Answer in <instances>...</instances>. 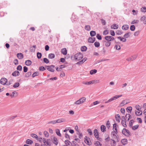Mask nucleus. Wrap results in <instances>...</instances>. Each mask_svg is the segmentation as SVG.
<instances>
[{
	"mask_svg": "<svg viewBox=\"0 0 146 146\" xmlns=\"http://www.w3.org/2000/svg\"><path fill=\"white\" fill-rule=\"evenodd\" d=\"M95 144L96 146H101L102 145V144L99 141H96L95 143Z\"/></svg>",
	"mask_w": 146,
	"mask_h": 146,
	"instance_id": "54",
	"label": "nucleus"
},
{
	"mask_svg": "<svg viewBox=\"0 0 146 146\" xmlns=\"http://www.w3.org/2000/svg\"><path fill=\"white\" fill-rule=\"evenodd\" d=\"M141 108L139 110V111H135V113L136 115L139 116L142 115V111L141 110Z\"/></svg>",
	"mask_w": 146,
	"mask_h": 146,
	"instance_id": "16",
	"label": "nucleus"
},
{
	"mask_svg": "<svg viewBox=\"0 0 146 146\" xmlns=\"http://www.w3.org/2000/svg\"><path fill=\"white\" fill-rule=\"evenodd\" d=\"M97 70L95 69L92 70L90 71V74H95L97 72Z\"/></svg>",
	"mask_w": 146,
	"mask_h": 146,
	"instance_id": "40",
	"label": "nucleus"
},
{
	"mask_svg": "<svg viewBox=\"0 0 146 146\" xmlns=\"http://www.w3.org/2000/svg\"><path fill=\"white\" fill-rule=\"evenodd\" d=\"M31 72L30 71L28 72L25 74V77H28L31 75Z\"/></svg>",
	"mask_w": 146,
	"mask_h": 146,
	"instance_id": "46",
	"label": "nucleus"
},
{
	"mask_svg": "<svg viewBox=\"0 0 146 146\" xmlns=\"http://www.w3.org/2000/svg\"><path fill=\"white\" fill-rule=\"evenodd\" d=\"M32 63V62L31 60H27L25 61V64L27 66H30L31 64Z\"/></svg>",
	"mask_w": 146,
	"mask_h": 146,
	"instance_id": "24",
	"label": "nucleus"
},
{
	"mask_svg": "<svg viewBox=\"0 0 146 146\" xmlns=\"http://www.w3.org/2000/svg\"><path fill=\"white\" fill-rule=\"evenodd\" d=\"M129 28V26L127 25H124L122 27V29L123 30L126 31Z\"/></svg>",
	"mask_w": 146,
	"mask_h": 146,
	"instance_id": "17",
	"label": "nucleus"
},
{
	"mask_svg": "<svg viewBox=\"0 0 146 146\" xmlns=\"http://www.w3.org/2000/svg\"><path fill=\"white\" fill-rule=\"evenodd\" d=\"M94 134L95 137L97 138L99 137V135L98 133V131L96 129H95L94 131Z\"/></svg>",
	"mask_w": 146,
	"mask_h": 146,
	"instance_id": "9",
	"label": "nucleus"
},
{
	"mask_svg": "<svg viewBox=\"0 0 146 146\" xmlns=\"http://www.w3.org/2000/svg\"><path fill=\"white\" fill-rule=\"evenodd\" d=\"M44 134L45 137H48L49 136V133L47 131H44Z\"/></svg>",
	"mask_w": 146,
	"mask_h": 146,
	"instance_id": "52",
	"label": "nucleus"
},
{
	"mask_svg": "<svg viewBox=\"0 0 146 146\" xmlns=\"http://www.w3.org/2000/svg\"><path fill=\"white\" fill-rule=\"evenodd\" d=\"M106 126L107 128H108L110 127V121L109 120H108L107 121V123L106 124Z\"/></svg>",
	"mask_w": 146,
	"mask_h": 146,
	"instance_id": "61",
	"label": "nucleus"
},
{
	"mask_svg": "<svg viewBox=\"0 0 146 146\" xmlns=\"http://www.w3.org/2000/svg\"><path fill=\"white\" fill-rule=\"evenodd\" d=\"M90 36L92 37L96 35V33L95 31H90Z\"/></svg>",
	"mask_w": 146,
	"mask_h": 146,
	"instance_id": "35",
	"label": "nucleus"
},
{
	"mask_svg": "<svg viewBox=\"0 0 146 146\" xmlns=\"http://www.w3.org/2000/svg\"><path fill=\"white\" fill-rule=\"evenodd\" d=\"M118 25L115 24H114L111 26V29H117L118 28Z\"/></svg>",
	"mask_w": 146,
	"mask_h": 146,
	"instance_id": "29",
	"label": "nucleus"
},
{
	"mask_svg": "<svg viewBox=\"0 0 146 146\" xmlns=\"http://www.w3.org/2000/svg\"><path fill=\"white\" fill-rule=\"evenodd\" d=\"M87 131L89 134L91 136L93 135V132L91 129H87Z\"/></svg>",
	"mask_w": 146,
	"mask_h": 146,
	"instance_id": "48",
	"label": "nucleus"
},
{
	"mask_svg": "<svg viewBox=\"0 0 146 146\" xmlns=\"http://www.w3.org/2000/svg\"><path fill=\"white\" fill-rule=\"evenodd\" d=\"M56 134L60 137L61 136V135L60 133L59 130L58 129H56Z\"/></svg>",
	"mask_w": 146,
	"mask_h": 146,
	"instance_id": "37",
	"label": "nucleus"
},
{
	"mask_svg": "<svg viewBox=\"0 0 146 146\" xmlns=\"http://www.w3.org/2000/svg\"><path fill=\"white\" fill-rule=\"evenodd\" d=\"M44 62L46 63H48L49 62L48 60L46 58H44L43 59Z\"/></svg>",
	"mask_w": 146,
	"mask_h": 146,
	"instance_id": "63",
	"label": "nucleus"
},
{
	"mask_svg": "<svg viewBox=\"0 0 146 146\" xmlns=\"http://www.w3.org/2000/svg\"><path fill=\"white\" fill-rule=\"evenodd\" d=\"M117 38L119 39L120 41H122L123 42H125L126 41V39L125 38H124L123 37H121L120 36L118 37Z\"/></svg>",
	"mask_w": 146,
	"mask_h": 146,
	"instance_id": "27",
	"label": "nucleus"
},
{
	"mask_svg": "<svg viewBox=\"0 0 146 146\" xmlns=\"http://www.w3.org/2000/svg\"><path fill=\"white\" fill-rule=\"evenodd\" d=\"M42 54L41 53L38 52L37 53V56L38 59L41 58L42 56Z\"/></svg>",
	"mask_w": 146,
	"mask_h": 146,
	"instance_id": "49",
	"label": "nucleus"
},
{
	"mask_svg": "<svg viewBox=\"0 0 146 146\" xmlns=\"http://www.w3.org/2000/svg\"><path fill=\"white\" fill-rule=\"evenodd\" d=\"M113 129L116 132V134L117 133V125L115 123L113 125Z\"/></svg>",
	"mask_w": 146,
	"mask_h": 146,
	"instance_id": "19",
	"label": "nucleus"
},
{
	"mask_svg": "<svg viewBox=\"0 0 146 146\" xmlns=\"http://www.w3.org/2000/svg\"><path fill=\"white\" fill-rule=\"evenodd\" d=\"M20 75V72L19 71L16 70L14 72H13L12 74V75L16 77L18 76H19Z\"/></svg>",
	"mask_w": 146,
	"mask_h": 146,
	"instance_id": "11",
	"label": "nucleus"
},
{
	"mask_svg": "<svg viewBox=\"0 0 146 146\" xmlns=\"http://www.w3.org/2000/svg\"><path fill=\"white\" fill-rule=\"evenodd\" d=\"M104 42L105 43V45L107 47L109 46L111 44V42H110L106 41V40H104Z\"/></svg>",
	"mask_w": 146,
	"mask_h": 146,
	"instance_id": "21",
	"label": "nucleus"
},
{
	"mask_svg": "<svg viewBox=\"0 0 146 146\" xmlns=\"http://www.w3.org/2000/svg\"><path fill=\"white\" fill-rule=\"evenodd\" d=\"M105 38L106 41L110 42L114 39L113 37L111 36H105Z\"/></svg>",
	"mask_w": 146,
	"mask_h": 146,
	"instance_id": "5",
	"label": "nucleus"
},
{
	"mask_svg": "<svg viewBox=\"0 0 146 146\" xmlns=\"http://www.w3.org/2000/svg\"><path fill=\"white\" fill-rule=\"evenodd\" d=\"M83 57V56L82 53L79 52L75 54L74 58L76 60H80Z\"/></svg>",
	"mask_w": 146,
	"mask_h": 146,
	"instance_id": "1",
	"label": "nucleus"
},
{
	"mask_svg": "<svg viewBox=\"0 0 146 146\" xmlns=\"http://www.w3.org/2000/svg\"><path fill=\"white\" fill-rule=\"evenodd\" d=\"M53 143L56 145H57L58 144V141L57 139L55 137H54L53 138Z\"/></svg>",
	"mask_w": 146,
	"mask_h": 146,
	"instance_id": "22",
	"label": "nucleus"
},
{
	"mask_svg": "<svg viewBox=\"0 0 146 146\" xmlns=\"http://www.w3.org/2000/svg\"><path fill=\"white\" fill-rule=\"evenodd\" d=\"M95 40V38L90 37L88 39V42L91 43H93L94 42Z\"/></svg>",
	"mask_w": 146,
	"mask_h": 146,
	"instance_id": "12",
	"label": "nucleus"
},
{
	"mask_svg": "<svg viewBox=\"0 0 146 146\" xmlns=\"http://www.w3.org/2000/svg\"><path fill=\"white\" fill-rule=\"evenodd\" d=\"M126 110L127 112H128V111H129V113H131V111L132 110V108L131 107H127L126 108Z\"/></svg>",
	"mask_w": 146,
	"mask_h": 146,
	"instance_id": "55",
	"label": "nucleus"
},
{
	"mask_svg": "<svg viewBox=\"0 0 146 146\" xmlns=\"http://www.w3.org/2000/svg\"><path fill=\"white\" fill-rule=\"evenodd\" d=\"M38 73L37 72H35L32 75V77L33 78L35 76H38Z\"/></svg>",
	"mask_w": 146,
	"mask_h": 146,
	"instance_id": "51",
	"label": "nucleus"
},
{
	"mask_svg": "<svg viewBox=\"0 0 146 146\" xmlns=\"http://www.w3.org/2000/svg\"><path fill=\"white\" fill-rule=\"evenodd\" d=\"M55 56L54 54L50 53L48 54V58H49L52 59L55 57Z\"/></svg>",
	"mask_w": 146,
	"mask_h": 146,
	"instance_id": "28",
	"label": "nucleus"
},
{
	"mask_svg": "<svg viewBox=\"0 0 146 146\" xmlns=\"http://www.w3.org/2000/svg\"><path fill=\"white\" fill-rule=\"evenodd\" d=\"M114 48H116V50H120L121 48V47L119 45H115V46Z\"/></svg>",
	"mask_w": 146,
	"mask_h": 146,
	"instance_id": "57",
	"label": "nucleus"
},
{
	"mask_svg": "<svg viewBox=\"0 0 146 146\" xmlns=\"http://www.w3.org/2000/svg\"><path fill=\"white\" fill-rule=\"evenodd\" d=\"M22 66L20 65H19L17 66V70L19 71H21L22 70Z\"/></svg>",
	"mask_w": 146,
	"mask_h": 146,
	"instance_id": "56",
	"label": "nucleus"
},
{
	"mask_svg": "<svg viewBox=\"0 0 146 146\" xmlns=\"http://www.w3.org/2000/svg\"><path fill=\"white\" fill-rule=\"evenodd\" d=\"M95 81V80H92L89 82L84 81L82 82V83L85 85H89L94 84Z\"/></svg>",
	"mask_w": 146,
	"mask_h": 146,
	"instance_id": "6",
	"label": "nucleus"
},
{
	"mask_svg": "<svg viewBox=\"0 0 146 146\" xmlns=\"http://www.w3.org/2000/svg\"><path fill=\"white\" fill-rule=\"evenodd\" d=\"M116 34L117 35H121L123 33V32L120 31H117L116 32Z\"/></svg>",
	"mask_w": 146,
	"mask_h": 146,
	"instance_id": "64",
	"label": "nucleus"
},
{
	"mask_svg": "<svg viewBox=\"0 0 146 146\" xmlns=\"http://www.w3.org/2000/svg\"><path fill=\"white\" fill-rule=\"evenodd\" d=\"M7 81V79L5 78H2L0 80V83L2 85L5 84Z\"/></svg>",
	"mask_w": 146,
	"mask_h": 146,
	"instance_id": "7",
	"label": "nucleus"
},
{
	"mask_svg": "<svg viewBox=\"0 0 146 146\" xmlns=\"http://www.w3.org/2000/svg\"><path fill=\"white\" fill-rule=\"evenodd\" d=\"M130 29L131 31H134L135 29V26L133 25H131L130 27Z\"/></svg>",
	"mask_w": 146,
	"mask_h": 146,
	"instance_id": "50",
	"label": "nucleus"
},
{
	"mask_svg": "<svg viewBox=\"0 0 146 146\" xmlns=\"http://www.w3.org/2000/svg\"><path fill=\"white\" fill-rule=\"evenodd\" d=\"M140 33V31H136L134 33V35L135 36H137L139 35Z\"/></svg>",
	"mask_w": 146,
	"mask_h": 146,
	"instance_id": "60",
	"label": "nucleus"
},
{
	"mask_svg": "<svg viewBox=\"0 0 146 146\" xmlns=\"http://www.w3.org/2000/svg\"><path fill=\"white\" fill-rule=\"evenodd\" d=\"M47 68V69L48 71L53 72H54V68H55V66L54 65H51L50 66H46Z\"/></svg>",
	"mask_w": 146,
	"mask_h": 146,
	"instance_id": "4",
	"label": "nucleus"
},
{
	"mask_svg": "<svg viewBox=\"0 0 146 146\" xmlns=\"http://www.w3.org/2000/svg\"><path fill=\"white\" fill-rule=\"evenodd\" d=\"M134 122V121L132 119L130 121L129 125L130 127H132L133 126V124Z\"/></svg>",
	"mask_w": 146,
	"mask_h": 146,
	"instance_id": "38",
	"label": "nucleus"
},
{
	"mask_svg": "<svg viewBox=\"0 0 146 146\" xmlns=\"http://www.w3.org/2000/svg\"><path fill=\"white\" fill-rule=\"evenodd\" d=\"M85 29L87 31H90L91 29L90 26L88 25H86L85 27Z\"/></svg>",
	"mask_w": 146,
	"mask_h": 146,
	"instance_id": "34",
	"label": "nucleus"
},
{
	"mask_svg": "<svg viewBox=\"0 0 146 146\" xmlns=\"http://www.w3.org/2000/svg\"><path fill=\"white\" fill-rule=\"evenodd\" d=\"M33 141L30 139H27L26 141V143L27 144L31 145L33 143Z\"/></svg>",
	"mask_w": 146,
	"mask_h": 146,
	"instance_id": "23",
	"label": "nucleus"
},
{
	"mask_svg": "<svg viewBox=\"0 0 146 146\" xmlns=\"http://www.w3.org/2000/svg\"><path fill=\"white\" fill-rule=\"evenodd\" d=\"M87 49V47L86 46H82L81 48V50L82 51H85Z\"/></svg>",
	"mask_w": 146,
	"mask_h": 146,
	"instance_id": "36",
	"label": "nucleus"
},
{
	"mask_svg": "<svg viewBox=\"0 0 146 146\" xmlns=\"http://www.w3.org/2000/svg\"><path fill=\"white\" fill-rule=\"evenodd\" d=\"M139 125H136L132 127V129L133 130H135L138 127Z\"/></svg>",
	"mask_w": 146,
	"mask_h": 146,
	"instance_id": "44",
	"label": "nucleus"
},
{
	"mask_svg": "<svg viewBox=\"0 0 146 146\" xmlns=\"http://www.w3.org/2000/svg\"><path fill=\"white\" fill-rule=\"evenodd\" d=\"M39 70L40 71H43L46 70V68L43 66H41L39 67Z\"/></svg>",
	"mask_w": 146,
	"mask_h": 146,
	"instance_id": "58",
	"label": "nucleus"
},
{
	"mask_svg": "<svg viewBox=\"0 0 146 146\" xmlns=\"http://www.w3.org/2000/svg\"><path fill=\"white\" fill-rule=\"evenodd\" d=\"M94 46L96 47H98L100 46V44L99 42L96 41L94 43Z\"/></svg>",
	"mask_w": 146,
	"mask_h": 146,
	"instance_id": "42",
	"label": "nucleus"
},
{
	"mask_svg": "<svg viewBox=\"0 0 146 146\" xmlns=\"http://www.w3.org/2000/svg\"><path fill=\"white\" fill-rule=\"evenodd\" d=\"M96 37L99 40H100L102 38L101 36L99 34H97Z\"/></svg>",
	"mask_w": 146,
	"mask_h": 146,
	"instance_id": "59",
	"label": "nucleus"
},
{
	"mask_svg": "<svg viewBox=\"0 0 146 146\" xmlns=\"http://www.w3.org/2000/svg\"><path fill=\"white\" fill-rule=\"evenodd\" d=\"M66 120L64 118H62L61 119H59L56 120V123H60L62 122L65 121Z\"/></svg>",
	"mask_w": 146,
	"mask_h": 146,
	"instance_id": "25",
	"label": "nucleus"
},
{
	"mask_svg": "<svg viewBox=\"0 0 146 146\" xmlns=\"http://www.w3.org/2000/svg\"><path fill=\"white\" fill-rule=\"evenodd\" d=\"M31 136L34 138H35L36 139H37L38 138V136L37 135L34 133H32L31 134Z\"/></svg>",
	"mask_w": 146,
	"mask_h": 146,
	"instance_id": "45",
	"label": "nucleus"
},
{
	"mask_svg": "<svg viewBox=\"0 0 146 146\" xmlns=\"http://www.w3.org/2000/svg\"><path fill=\"white\" fill-rule=\"evenodd\" d=\"M121 142L123 145H125L127 143V140L126 139H123L121 140Z\"/></svg>",
	"mask_w": 146,
	"mask_h": 146,
	"instance_id": "18",
	"label": "nucleus"
},
{
	"mask_svg": "<svg viewBox=\"0 0 146 146\" xmlns=\"http://www.w3.org/2000/svg\"><path fill=\"white\" fill-rule=\"evenodd\" d=\"M122 133L123 134L127 137L130 135L129 131L125 128H124L122 130Z\"/></svg>",
	"mask_w": 146,
	"mask_h": 146,
	"instance_id": "3",
	"label": "nucleus"
},
{
	"mask_svg": "<svg viewBox=\"0 0 146 146\" xmlns=\"http://www.w3.org/2000/svg\"><path fill=\"white\" fill-rule=\"evenodd\" d=\"M126 121L125 119L124 120L122 119L121 121V124L124 127H127V125L126 124Z\"/></svg>",
	"mask_w": 146,
	"mask_h": 146,
	"instance_id": "26",
	"label": "nucleus"
},
{
	"mask_svg": "<svg viewBox=\"0 0 146 146\" xmlns=\"http://www.w3.org/2000/svg\"><path fill=\"white\" fill-rule=\"evenodd\" d=\"M141 11L143 12H146V7H142L141 8Z\"/></svg>",
	"mask_w": 146,
	"mask_h": 146,
	"instance_id": "43",
	"label": "nucleus"
},
{
	"mask_svg": "<svg viewBox=\"0 0 146 146\" xmlns=\"http://www.w3.org/2000/svg\"><path fill=\"white\" fill-rule=\"evenodd\" d=\"M113 139L116 140L117 142H118L119 141V138L117 137V135H116L112 137Z\"/></svg>",
	"mask_w": 146,
	"mask_h": 146,
	"instance_id": "30",
	"label": "nucleus"
},
{
	"mask_svg": "<svg viewBox=\"0 0 146 146\" xmlns=\"http://www.w3.org/2000/svg\"><path fill=\"white\" fill-rule=\"evenodd\" d=\"M106 129V126L104 125H102L101 126V130L102 132H104L105 131Z\"/></svg>",
	"mask_w": 146,
	"mask_h": 146,
	"instance_id": "33",
	"label": "nucleus"
},
{
	"mask_svg": "<svg viewBox=\"0 0 146 146\" xmlns=\"http://www.w3.org/2000/svg\"><path fill=\"white\" fill-rule=\"evenodd\" d=\"M131 117V116L130 114H126L125 115L124 119L126 120V121H128Z\"/></svg>",
	"mask_w": 146,
	"mask_h": 146,
	"instance_id": "10",
	"label": "nucleus"
},
{
	"mask_svg": "<svg viewBox=\"0 0 146 146\" xmlns=\"http://www.w3.org/2000/svg\"><path fill=\"white\" fill-rule=\"evenodd\" d=\"M90 141V139L89 138L88 139L87 136H85L84 137V142L87 144L88 145H90L91 144V141Z\"/></svg>",
	"mask_w": 146,
	"mask_h": 146,
	"instance_id": "8",
	"label": "nucleus"
},
{
	"mask_svg": "<svg viewBox=\"0 0 146 146\" xmlns=\"http://www.w3.org/2000/svg\"><path fill=\"white\" fill-rule=\"evenodd\" d=\"M140 20L144 24H146L145 23L146 22V17L145 16H143L141 17Z\"/></svg>",
	"mask_w": 146,
	"mask_h": 146,
	"instance_id": "13",
	"label": "nucleus"
},
{
	"mask_svg": "<svg viewBox=\"0 0 146 146\" xmlns=\"http://www.w3.org/2000/svg\"><path fill=\"white\" fill-rule=\"evenodd\" d=\"M46 144L47 146H51V143L50 142V140L49 139H48L46 140Z\"/></svg>",
	"mask_w": 146,
	"mask_h": 146,
	"instance_id": "39",
	"label": "nucleus"
},
{
	"mask_svg": "<svg viewBox=\"0 0 146 146\" xmlns=\"http://www.w3.org/2000/svg\"><path fill=\"white\" fill-rule=\"evenodd\" d=\"M139 21V20H134L133 21H132L131 24H135L137 23Z\"/></svg>",
	"mask_w": 146,
	"mask_h": 146,
	"instance_id": "41",
	"label": "nucleus"
},
{
	"mask_svg": "<svg viewBox=\"0 0 146 146\" xmlns=\"http://www.w3.org/2000/svg\"><path fill=\"white\" fill-rule=\"evenodd\" d=\"M65 137L67 139H70L69 135L68 134L67 132L65 133Z\"/></svg>",
	"mask_w": 146,
	"mask_h": 146,
	"instance_id": "62",
	"label": "nucleus"
},
{
	"mask_svg": "<svg viewBox=\"0 0 146 146\" xmlns=\"http://www.w3.org/2000/svg\"><path fill=\"white\" fill-rule=\"evenodd\" d=\"M86 98L84 97H83L80 99H79L78 100L76 101L75 103L74 104H77V105H79L83 103H84L86 101Z\"/></svg>",
	"mask_w": 146,
	"mask_h": 146,
	"instance_id": "2",
	"label": "nucleus"
},
{
	"mask_svg": "<svg viewBox=\"0 0 146 146\" xmlns=\"http://www.w3.org/2000/svg\"><path fill=\"white\" fill-rule=\"evenodd\" d=\"M72 142L73 143V144L72 143L71 144L72 146H79L78 145L75 141H73Z\"/></svg>",
	"mask_w": 146,
	"mask_h": 146,
	"instance_id": "53",
	"label": "nucleus"
},
{
	"mask_svg": "<svg viewBox=\"0 0 146 146\" xmlns=\"http://www.w3.org/2000/svg\"><path fill=\"white\" fill-rule=\"evenodd\" d=\"M78 18V17L76 15H72L71 17V20L73 21H77Z\"/></svg>",
	"mask_w": 146,
	"mask_h": 146,
	"instance_id": "14",
	"label": "nucleus"
},
{
	"mask_svg": "<svg viewBox=\"0 0 146 146\" xmlns=\"http://www.w3.org/2000/svg\"><path fill=\"white\" fill-rule=\"evenodd\" d=\"M17 56L18 58L19 59H21L23 58V55L21 53H18L17 54Z\"/></svg>",
	"mask_w": 146,
	"mask_h": 146,
	"instance_id": "15",
	"label": "nucleus"
},
{
	"mask_svg": "<svg viewBox=\"0 0 146 146\" xmlns=\"http://www.w3.org/2000/svg\"><path fill=\"white\" fill-rule=\"evenodd\" d=\"M19 86V84L18 82L15 83L13 85V87L15 88L18 87Z\"/></svg>",
	"mask_w": 146,
	"mask_h": 146,
	"instance_id": "47",
	"label": "nucleus"
},
{
	"mask_svg": "<svg viewBox=\"0 0 146 146\" xmlns=\"http://www.w3.org/2000/svg\"><path fill=\"white\" fill-rule=\"evenodd\" d=\"M61 53L64 55H66L67 53V51L66 49L64 48L61 50Z\"/></svg>",
	"mask_w": 146,
	"mask_h": 146,
	"instance_id": "20",
	"label": "nucleus"
},
{
	"mask_svg": "<svg viewBox=\"0 0 146 146\" xmlns=\"http://www.w3.org/2000/svg\"><path fill=\"white\" fill-rule=\"evenodd\" d=\"M127 103H128L126 102L125 100H123L122 101V102L120 104L119 106L121 107H122L125 105L127 104Z\"/></svg>",
	"mask_w": 146,
	"mask_h": 146,
	"instance_id": "31",
	"label": "nucleus"
},
{
	"mask_svg": "<svg viewBox=\"0 0 146 146\" xmlns=\"http://www.w3.org/2000/svg\"><path fill=\"white\" fill-rule=\"evenodd\" d=\"M131 34V33L130 32H128L127 33L125 34L123 36L125 38H127L130 36Z\"/></svg>",
	"mask_w": 146,
	"mask_h": 146,
	"instance_id": "32",
	"label": "nucleus"
}]
</instances>
